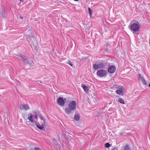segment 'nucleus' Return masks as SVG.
Masks as SVG:
<instances>
[{"mask_svg":"<svg viewBox=\"0 0 150 150\" xmlns=\"http://www.w3.org/2000/svg\"><path fill=\"white\" fill-rule=\"evenodd\" d=\"M33 31L31 30H29L28 33L25 35V37L26 38L29 39L30 40V43L31 46H33L34 47H36L37 46V42L35 40V38L33 35Z\"/></svg>","mask_w":150,"mask_h":150,"instance_id":"1","label":"nucleus"},{"mask_svg":"<svg viewBox=\"0 0 150 150\" xmlns=\"http://www.w3.org/2000/svg\"><path fill=\"white\" fill-rule=\"evenodd\" d=\"M76 103L75 101H72L69 104V108H67L65 109V112L67 114H70L73 110H75L76 106Z\"/></svg>","mask_w":150,"mask_h":150,"instance_id":"2","label":"nucleus"},{"mask_svg":"<svg viewBox=\"0 0 150 150\" xmlns=\"http://www.w3.org/2000/svg\"><path fill=\"white\" fill-rule=\"evenodd\" d=\"M41 122L39 123L37 122H36V125L39 129H42L44 127H46L47 125V121L46 119L43 118L42 117H40Z\"/></svg>","mask_w":150,"mask_h":150,"instance_id":"3","label":"nucleus"},{"mask_svg":"<svg viewBox=\"0 0 150 150\" xmlns=\"http://www.w3.org/2000/svg\"><path fill=\"white\" fill-rule=\"evenodd\" d=\"M27 119L31 123H34L36 125V122H38L37 116L36 115H33L32 113H29L27 116Z\"/></svg>","mask_w":150,"mask_h":150,"instance_id":"4","label":"nucleus"},{"mask_svg":"<svg viewBox=\"0 0 150 150\" xmlns=\"http://www.w3.org/2000/svg\"><path fill=\"white\" fill-rule=\"evenodd\" d=\"M130 29L132 32H137L138 31L139 29V25L137 23H132L131 22L130 25L129 26ZM134 34H136V33H134Z\"/></svg>","mask_w":150,"mask_h":150,"instance_id":"5","label":"nucleus"},{"mask_svg":"<svg viewBox=\"0 0 150 150\" xmlns=\"http://www.w3.org/2000/svg\"><path fill=\"white\" fill-rule=\"evenodd\" d=\"M106 66V63H102L98 64H93V67L94 70H97L100 69H105V68Z\"/></svg>","mask_w":150,"mask_h":150,"instance_id":"6","label":"nucleus"},{"mask_svg":"<svg viewBox=\"0 0 150 150\" xmlns=\"http://www.w3.org/2000/svg\"><path fill=\"white\" fill-rule=\"evenodd\" d=\"M19 108L21 110L26 111L29 110L30 109V106L27 104H21L19 105Z\"/></svg>","mask_w":150,"mask_h":150,"instance_id":"7","label":"nucleus"},{"mask_svg":"<svg viewBox=\"0 0 150 150\" xmlns=\"http://www.w3.org/2000/svg\"><path fill=\"white\" fill-rule=\"evenodd\" d=\"M97 74L100 77L105 76L107 74V72L106 70L101 69L97 71Z\"/></svg>","mask_w":150,"mask_h":150,"instance_id":"8","label":"nucleus"},{"mask_svg":"<svg viewBox=\"0 0 150 150\" xmlns=\"http://www.w3.org/2000/svg\"><path fill=\"white\" fill-rule=\"evenodd\" d=\"M116 67L114 65L110 66L108 68V71L110 73H113L116 70Z\"/></svg>","mask_w":150,"mask_h":150,"instance_id":"9","label":"nucleus"},{"mask_svg":"<svg viewBox=\"0 0 150 150\" xmlns=\"http://www.w3.org/2000/svg\"><path fill=\"white\" fill-rule=\"evenodd\" d=\"M57 103L59 105L63 106L64 105L65 102L63 98L62 97H60L58 99Z\"/></svg>","mask_w":150,"mask_h":150,"instance_id":"10","label":"nucleus"},{"mask_svg":"<svg viewBox=\"0 0 150 150\" xmlns=\"http://www.w3.org/2000/svg\"><path fill=\"white\" fill-rule=\"evenodd\" d=\"M82 87L86 93H87L88 92L89 88L86 85H82Z\"/></svg>","mask_w":150,"mask_h":150,"instance_id":"11","label":"nucleus"},{"mask_svg":"<svg viewBox=\"0 0 150 150\" xmlns=\"http://www.w3.org/2000/svg\"><path fill=\"white\" fill-rule=\"evenodd\" d=\"M0 13L1 14L3 17L5 18L6 17V13L5 11L4 10H2L1 11L0 10Z\"/></svg>","mask_w":150,"mask_h":150,"instance_id":"12","label":"nucleus"},{"mask_svg":"<svg viewBox=\"0 0 150 150\" xmlns=\"http://www.w3.org/2000/svg\"><path fill=\"white\" fill-rule=\"evenodd\" d=\"M80 117V115L79 114H75L74 117V120L76 121L79 120Z\"/></svg>","mask_w":150,"mask_h":150,"instance_id":"13","label":"nucleus"},{"mask_svg":"<svg viewBox=\"0 0 150 150\" xmlns=\"http://www.w3.org/2000/svg\"><path fill=\"white\" fill-rule=\"evenodd\" d=\"M18 56L21 57L23 59V61H26V59L27 58V57L25 56H24L22 54H20Z\"/></svg>","mask_w":150,"mask_h":150,"instance_id":"14","label":"nucleus"},{"mask_svg":"<svg viewBox=\"0 0 150 150\" xmlns=\"http://www.w3.org/2000/svg\"><path fill=\"white\" fill-rule=\"evenodd\" d=\"M116 92L118 94L121 95L122 94V89L121 88H119V89H117L116 91Z\"/></svg>","mask_w":150,"mask_h":150,"instance_id":"15","label":"nucleus"},{"mask_svg":"<svg viewBox=\"0 0 150 150\" xmlns=\"http://www.w3.org/2000/svg\"><path fill=\"white\" fill-rule=\"evenodd\" d=\"M123 150H130V147L128 144H126L124 147Z\"/></svg>","mask_w":150,"mask_h":150,"instance_id":"16","label":"nucleus"},{"mask_svg":"<svg viewBox=\"0 0 150 150\" xmlns=\"http://www.w3.org/2000/svg\"><path fill=\"white\" fill-rule=\"evenodd\" d=\"M34 150H42L41 147L39 146H37L35 147Z\"/></svg>","mask_w":150,"mask_h":150,"instance_id":"17","label":"nucleus"},{"mask_svg":"<svg viewBox=\"0 0 150 150\" xmlns=\"http://www.w3.org/2000/svg\"><path fill=\"white\" fill-rule=\"evenodd\" d=\"M140 80L143 84H146V81L145 80L144 78H142V79H140Z\"/></svg>","mask_w":150,"mask_h":150,"instance_id":"18","label":"nucleus"},{"mask_svg":"<svg viewBox=\"0 0 150 150\" xmlns=\"http://www.w3.org/2000/svg\"><path fill=\"white\" fill-rule=\"evenodd\" d=\"M88 9L89 14L90 16L91 17L92 14V10L90 8H88Z\"/></svg>","mask_w":150,"mask_h":150,"instance_id":"19","label":"nucleus"},{"mask_svg":"<svg viewBox=\"0 0 150 150\" xmlns=\"http://www.w3.org/2000/svg\"><path fill=\"white\" fill-rule=\"evenodd\" d=\"M106 148H108L110 146V144L108 143H106L105 144Z\"/></svg>","mask_w":150,"mask_h":150,"instance_id":"20","label":"nucleus"},{"mask_svg":"<svg viewBox=\"0 0 150 150\" xmlns=\"http://www.w3.org/2000/svg\"><path fill=\"white\" fill-rule=\"evenodd\" d=\"M67 64H69V65H71V66H73V64L71 63V62L70 61H68V62L67 63Z\"/></svg>","mask_w":150,"mask_h":150,"instance_id":"21","label":"nucleus"},{"mask_svg":"<svg viewBox=\"0 0 150 150\" xmlns=\"http://www.w3.org/2000/svg\"><path fill=\"white\" fill-rule=\"evenodd\" d=\"M23 61L26 64H28L29 63L28 60V59L27 58L26 59V61L25 60H24Z\"/></svg>","mask_w":150,"mask_h":150,"instance_id":"22","label":"nucleus"},{"mask_svg":"<svg viewBox=\"0 0 150 150\" xmlns=\"http://www.w3.org/2000/svg\"><path fill=\"white\" fill-rule=\"evenodd\" d=\"M25 124L28 125H30V123L29 122H27L26 121H25Z\"/></svg>","mask_w":150,"mask_h":150,"instance_id":"23","label":"nucleus"},{"mask_svg":"<svg viewBox=\"0 0 150 150\" xmlns=\"http://www.w3.org/2000/svg\"><path fill=\"white\" fill-rule=\"evenodd\" d=\"M139 78L140 79L144 77L142 76L141 75L139 74Z\"/></svg>","mask_w":150,"mask_h":150,"instance_id":"24","label":"nucleus"},{"mask_svg":"<svg viewBox=\"0 0 150 150\" xmlns=\"http://www.w3.org/2000/svg\"><path fill=\"white\" fill-rule=\"evenodd\" d=\"M118 101L121 103H122V99L121 98H119L118 99Z\"/></svg>","mask_w":150,"mask_h":150,"instance_id":"25","label":"nucleus"},{"mask_svg":"<svg viewBox=\"0 0 150 150\" xmlns=\"http://www.w3.org/2000/svg\"><path fill=\"white\" fill-rule=\"evenodd\" d=\"M125 104L124 101L123 100H122V104Z\"/></svg>","mask_w":150,"mask_h":150,"instance_id":"26","label":"nucleus"},{"mask_svg":"<svg viewBox=\"0 0 150 150\" xmlns=\"http://www.w3.org/2000/svg\"><path fill=\"white\" fill-rule=\"evenodd\" d=\"M38 82H39V83H41V82L40 81H39Z\"/></svg>","mask_w":150,"mask_h":150,"instance_id":"27","label":"nucleus"},{"mask_svg":"<svg viewBox=\"0 0 150 150\" xmlns=\"http://www.w3.org/2000/svg\"><path fill=\"white\" fill-rule=\"evenodd\" d=\"M20 18L21 19H22L23 18V17H22L21 16H20Z\"/></svg>","mask_w":150,"mask_h":150,"instance_id":"28","label":"nucleus"},{"mask_svg":"<svg viewBox=\"0 0 150 150\" xmlns=\"http://www.w3.org/2000/svg\"><path fill=\"white\" fill-rule=\"evenodd\" d=\"M19 0L20 1H22V2H23L24 1V0Z\"/></svg>","mask_w":150,"mask_h":150,"instance_id":"29","label":"nucleus"},{"mask_svg":"<svg viewBox=\"0 0 150 150\" xmlns=\"http://www.w3.org/2000/svg\"><path fill=\"white\" fill-rule=\"evenodd\" d=\"M74 1H78L79 0H74Z\"/></svg>","mask_w":150,"mask_h":150,"instance_id":"30","label":"nucleus"},{"mask_svg":"<svg viewBox=\"0 0 150 150\" xmlns=\"http://www.w3.org/2000/svg\"><path fill=\"white\" fill-rule=\"evenodd\" d=\"M149 87L150 88V85H149Z\"/></svg>","mask_w":150,"mask_h":150,"instance_id":"31","label":"nucleus"},{"mask_svg":"<svg viewBox=\"0 0 150 150\" xmlns=\"http://www.w3.org/2000/svg\"><path fill=\"white\" fill-rule=\"evenodd\" d=\"M33 125H32V126H33Z\"/></svg>","mask_w":150,"mask_h":150,"instance_id":"32","label":"nucleus"},{"mask_svg":"<svg viewBox=\"0 0 150 150\" xmlns=\"http://www.w3.org/2000/svg\"><path fill=\"white\" fill-rule=\"evenodd\" d=\"M122 95H123V93H122Z\"/></svg>","mask_w":150,"mask_h":150,"instance_id":"33","label":"nucleus"},{"mask_svg":"<svg viewBox=\"0 0 150 150\" xmlns=\"http://www.w3.org/2000/svg\"><path fill=\"white\" fill-rule=\"evenodd\" d=\"M149 84H150V83Z\"/></svg>","mask_w":150,"mask_h":150,"instance_id":"34","label":"nucleus"}]
</instances>
